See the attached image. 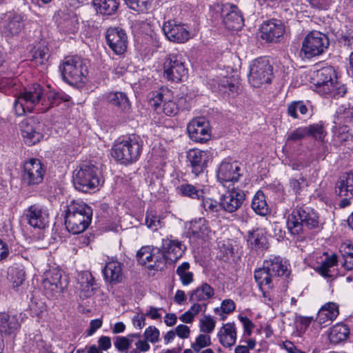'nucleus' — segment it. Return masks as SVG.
Here are the masks:
<instances>
[{
    "label": "nucleus",
    "instance_id": "6e6d98bb",
    "mask_svg": "<svg viewBox=\"0 0 353 353\" xmlns=\"http://www.w3.org/2000/svg\"><path fill=\"white\" fill-rule=\"evenodd\" d=\"M221 85L223 88L228 89V94L234 97L239 94L240 82L238 78H225L221 81Z\"/></svg>",
    "mask_w": 353,
    "mask_h": 353
},
{
    "label": "nucleus",
    "instance_id": "603ef678",
    "mask_svg": "<svg viewBox=\"0 0 353 353\" xmlns=\"http://www.w3.org/2000/svg\"><path fill=\"white\" fill-rule=\"evenodd\" d=\"M132 10L137 12H145L151 8L152 0H123Z\"/></svg>",
    "mask_w": 353,
    "mask_h": 353
},
{
    "label": "nucleus",
    "instance_id": "79ce46f5",
    "mask_svg": "<svg viewBox=\"0 0 353 353\" xmlns=\"http://www.w3.org/2000/svg\"><path fill=\"white\" fill-rule=\"evenodd\" d=\"M167 260L168 259L162 250L158 248H153L152 261H151V263H149L148 268L161 271L165 268Z\"/></svg>",
    "mask_w": 353,
    "mask_h": 353
},
{
    "label": "nucleus",
    "instance_id": "72a5a7b5",
    "mask_svg": "<svg viewBox=\"0 0 353 353\" xmlns=\"http://www.w3.org/2000/svg\"><path fill=\"white\" fill-rule=\"evenodd\" d=\"M214 295V290L207 283H203L201 285L189 292V301L191 303L201 302L212 298Z\"/></svg>",
    "mask_w": 353,
    "mask_h": 353
},
{
    "label": "nucleus",
    "instance_id": "bb28decb",
    "mask_svg": "<svg viewBox=\"0 0 353 353\" xmlns=\"http://www.w3.org/2000/svg\"><path fill=\"white\" fill-rule=\"evenodd\" d=\"M161 248L167 259L171 261H176L181 258L186 249L181 241L172 237L163 239Z\"/></svg>",
    "mask_w": 353,
    "mask_h": 353
},
{
    "label": "nucleus",
    "instance_id": "aec40b11",
    "mask_svg": "<svg viewBox=\"0 0 353 353\" xmlns=\"http://www.w3.org/2000/svg\"><path fill=\"white\" fill-rule=\"evenodd\" d=\"M245 199L244 191L232 188L221 198L222 209L229 213L234 212L241 207Z\"/></svg>",
    "mask_w": 353,
    "mask_h": 353
},
{
    "label": "nucleus",
    "instance_id": "a18cd8bd",
    "mask_svg": "<svg viewBox=\"0 0 353 353\" xmlns=\"http://www.w3.org/2000/svg\"><path fill=\"white\" fill-rule=\"evenodd\" d=\"M190 268L188 262H183L176 268V273L183 285H188L194 281V274L189 270Z\"/></svg>",
    "mask_w": 353,
    "mask_h": 353
},
{
    "label": "nucleus",
    "instance_id": "a878e982",
    "mask_svg": "<svg viewBox=\"0 0 353 353\" xmlns=\"http://www.w3.org/2000/svg\"><path fill=\"white\" fill-rule=\"evenodd\" d=\"M105 99L110 105L121 113L128 114L131 111V103L127 94L123 92H110L107 93Z\"/></svg>",
    "mask_w": 353,
    "mask_h": 353
},
{
    "label": "nucleus",
    "instance_id": "1a4fd4ad",
    "mask_svg": "<svg viewBox=\"0 0 353 353\" xmlns=\"http://www.w3.org/2000/svg\"><path fill=\"white\" fill-rule=\"evenodd\" d=\"M188 74V69L181 54H168L163 63V77L168 81L178 83Z\"/></svg>",
    "mask_w": 353,
    "mask_h": 353
},
{
    "label": "nucleus",
    "instance_id": "a211bd4d",
    "mask_svg": "<svg viewBox=\"0 0 353 353\" xmlns=\"http://www.w3.org/2000/svg\"><path fill=\"white\" fill-rule=\"evenodd\" d=\"M221 13L226 28L231 30H239L241 29L244 20L236 6L225 3L222 6Z\"/></svg>",
    "mask_w": 353,
    "mask_h": 353
},
{
    "label": "nucleus",
    "instance_id": "393cba45",
    "mask_svg": "<svg viewBox=\"0 0 353 353\" xmlns=\"http://www.w3.org/2000/svg\"><path fill=\"white\" fill-rule=\"evenodd\" d=\"M61 279V274L56 269L50 270L44 274L42 283L48 296L52 297L61 292L63 286Z\"/></svg>",
    "mask_w": 353,
    "mask_h": 353
},
{
    "label": "nucleus",
    "instance_id": "b1692460",
    "mask_svg": "<svg viewBox=\"0 0 353 353\" xmlns=\"http://www.w3.org/2000/svg\"><path fill=\"white\" fill-rule=\"evenodd\" d=\"M152 105L159 113L163 112L168 116L177 114L179 108L176 103L170 99L168 92L166 93L157 92L152 99Z\"/></svg>",
    "mask_w": 353,
    "mask_h": 353
},
{
    "label": "nucleus",
    "instance_id": "3c124183",
    "mask_svg": "<svg viewBox=\"0 0 353 353\" xmlns=\"http://www.w3.org/2000/svg\"><path fill=\"white\" fill-rule=\"evenodd\" d=\"M307 108L302 101H293L288 105V114L294 119L299 117L297 112L305 115L307 112Z\"/></svg>",
    "mask_w": 353,
    "mask_h": 353
},
{
    "label": "nucleus",
    "instance_id": "864d4df0",
    "mask_svg": "<svg viewBox=\"0 0 353 353\" xmlns=\"http://www.w3.org/2000/svg\"><path fill=\"white\" fill-rule=\"evenodd\" d=\"M153 248L149 246L142 247L137 253L138 262L142 265H146L148 268L149 263L152 261Z\"/></svg>",
    "mask_w": 353,
    "mask_h": 353
},
{
    "label": "nucleus",
    "instance_id": "20e7f679",
    "mask_svg": "<svg viewBox=\"0 0 353 353\" xmlns=\"http://www.w3.org/2000/svg\"><path fill=\"white\" fill-rule=\"evenodd\" d=\"M59 70L63 80L70 85L81 86L87 81L88 67L79 57L65 58Z\"/></svg>",
    "mask_w": 353,
    "mask_h": 353
},
{
    "label": "nucleus",
    "instance_id": "4be33fe9",
    "mask_svg": "<svg viewBox=\"0 0 353 353\" xmlns=\"http://www.w3.org/2000/svg\"><path fill=\"white\" fill-rule=\"evenodd\" d=\"M162 29L166 37L171 41L184 43L190 38L189 31L184 24L177 23L174 20L165 22Z\"/></svg>",
    "mask_w": 353,
    "mask_h": 353
},
{
    "label": "nucleus",
    "instance_id": "5701e85b",
    "mask_svg": "<svg viewBox=\"0 0 353 353\" xmlns=\"http://www.w3.org/2000/svg\"><path fill=\"white\" fill-rule=\"evenodd\" d=\"M241 167L237 162L223 161L217 170V179L224 186L228 182H236L242 175Z\"/></svg>",
    "mask_w": 353,
    "mask_h": 353
},
{
    "label": "nucleus",
    "instance_id": "13d9d810",
    "mask_svg": "<svg viewBox=\"0 0 353 353\" xmlns=\"http://www.w3.org/2000/svg\"><path fill=\"white\" fill-rule=\"evenodd\" d=\"M201 205L208 213L214 214L222 209L221 201L219 203L210 198L203 199Z\"/></svg>",
    "mask_w": 353,
    "mask_h": 353
},
{
    "label": "nucleus",
    "instance_id": "f257e3e1",
    "mask_svg": "<svg viewBox=\"0 0 353 353\" xmlns=\"http://www.w3.org/2000/svg\"><path fill=\"white\" fill-rule=\"evenodd\" d=\"M70 97L63 92L49 91L46 94L43 87L34 83L20 92L15 99L14 108L17 116L32 112L36 108L44 112L63 101H70Z\"/></svg>",
    "mask_w": 353,
    "mask_h": 353
},
{
    "label": "nucleus",
    "instance_id": "bf43d9fd",
    "mask_svg": "<svg viewBox=\"0 0 353 353\" xmlns=\"http://www.w3.org/2000/svg\"><path fill=\"white\" fill-rule=\"evenodd\" d=\"M211 344L210 336L207 334H199L192 343L191 347L196 352H199L202 348L209 346Z\"/></svg>",
    "mask_w": 353,
    "mask_h": 353
},
{
    "label": "nucleus",
    "instance_id": "338daca9",
    "mask_svg": "<svg viewBox=\"0 0 353 353\" xmlns=\"http://www.w3.org/2000/svg\"><path fill=\"white\" fill-rule=\"evenodd\" d=\"M17 80L7 77H0V91L6 92L16 84Z\"/></svg>",
    "mask_w": 353,
    "mask_h": 353
},
{
    "label": "nucleus",
    "instance_id": "c85d7f7f",
    "mask_svg": "<svg viewBox=\"0 0 353 353\" xmlns=\"http://www.w3.org/2000/svg\"><path fill=\"white\" fill-rule=\"evenodd\" d=\"M263 264L265 268L270 271L272 275L276 279L281 276H288L289 274L288 268L286 261L279 256H270L265 259Z\"/></svg>",
    "mask_w": 353,
    "mask_h": 353
},
{
    "label": "nucleus",
    "instance_id": "6e6552de",
    "mask_svg": "<svg viewBox=\"0 0 353 353\" xmlns=\"http://www.w3.org/2000/svg\"><path fill=\"white\" fill-rule=\"evenodd\" d=\"M329 46L327 36L319 31H312L302 42L301 52L307 59L322 54Z\"/></svg>",
    "mask_w": 353,
    "mask_h": 353
},
{
    "label": "nucleus",
    "instance_id": "58836bf2",
    "mask_svg": "<svg viewBox=\"0 0 353 353\" xmlns=\"http://www.w3.org/2000/svg\"><path fill=\"white\" fill-rule=\"evenodd\" d=\"M252 210L260 216H265L270 212L264 193L259 190L254 196L251 204Z\"/></svg>",
    "mask_w": 353,
    "mask_h": 353
},
{
    "label": "nucleus",
    "instance_id": "7c9ffc66",
    "mask_svg": "<svg viewBox=\"0 0 353 353\" xmlns=\"http://www.w3.org/2000/svg\"><path fill=\"white\" fill-rule=\"evenodd\" d=\"M339 305L334 302H328L321 307L319 310L316 321L325 326L327 324L333 321L339 315Z\"/></svg>",
    "mask_w": 353,
    "mask_h": 353
},
{
    "label": "nucleus",
    "instance_id": "0e129e2a",
    "mask_svg": "<svg viewBox=\"0 0 353 353\" xmlns=\"http://www.w3.org/2000/svg\"><path fill=\"white\" fill-rule=\"evenodd\" d=\"M340 42L347 49H353V30H347L345 32H343Z\"/></svg>",
    "mask_w": 353,
    "mask_h": 353
},
{
    "label": "nucleus",
    "instance_id": "dca6fc26",
    "mask_svg": "<svg viewBox=\"0 0 353 353\" xmlns=\"http://www.w3.org/2000/svg\"><path fill=\"white\" fill-rule=\"evenodd\" d=\"M190 138L195 142L204 143L211 137L209 124L203 117L192 119L187 126Z\"/></svg>",
    "mask_w": 353,
    "mask_h": 353
},
{
    "label": "nucleus",
    "instance_id": "39448f33",
    "mask_svg": "<svg viewBox=\"0 0 353 353\" xmlns=\"http://www.w3.org/2000/svg\"><path fill=\"white\" fill-rule=\"evenodd\" d=\"M288 228L292 234H299L303 227L312 230L319 227V216L314 210L304 207H296L288 216Z\"/></svg>",
    "mask_w": 353,
    "mask_h": 353
},
{
    "label": "nucleus",
    "instance_id": "e2e57ef3",
    "mask_svg": "<svg viewBox=\"0 0 353 353\" xmlns=\"http://www.w3.org/2000/svg\"><path fill=\"white\" fill-rule=\"evenodd\" d=\"M145 223L147 226L155 231L162 226L161 221L159 216L151 212H147L145 216Z\"/></svg>",
    "mask_w": 353,
    "mask_h": 353
},
{
    "label": "nucleus",
    "instance_id": "680f3d73",
    "mask_svg": "<svg viewBox=\"0 0 353 353\" xmlns=\"http://www.w3.org/2000/svg\"><path fill=\"white\" fill-rule=\"evenodd\" d=\"M160 332L154 326H149L143 333V337L146 341L155 343L159 341Z\"/></svg>",
    "mask_w": 353,
    "mask_h": 353
},
{
    "label": "nucleus",
    "instance_id": "423d86ee",
    "mask_svg": "<svg viewBox=\"0 0 353 353\" xmlns=\"http://www.w3.org/2000/svg\"><path fill=\"white\" fill-rule=\"evenodd\" d=\"M74 188L79 191L87 192L97 188L100 183L97 168L92 164H83L73 175Z\"/></svg>",
    "mask_w": 353,
    "mask_h": 353
},
{
    "label": "nucleus",
    "instance_id": "774afa93",
    "mask_svg": "<svg viewBox=\"0 0 353 353\" xmlns=\"http://www.w3.org/2000/svg\"><path fill=\"white\" fill-rule=\"evenodd\" d=\"M305 182V179L301 176L298 179H291L290 180V186L295 194H299Z\"/></svg>",
    "mask_w": 353,
    "mask_h": 353
},
{
    "label": "nucleus",
    "instance_id": "c756f323",
    "mask_svg": "<svg viewBox=\"0 0 353 353\" xmlns=\"http://www.w3.org/2000/svg\"><path fill=\"white\" fill-rule=\"evenodd\" d=\"M237 329L234 323H227L219 329L217 337L225 347H232L236 341Z\"/></svg>",
    "mask_w": 353,
    "mask_h": 353
},
{
    "label": "nucleus",
    "instance_id": "4468645a",
    "mask_svg": "<svg viewBox=\"0 0 353 353\" xmlns=\"http://www.w3.org/2000/svg\"><path fill=\"white\" fill-rule=\"evenodd\" d=\"M108 46L117 54H123L127 49L128 36L125 31L120 28H110L105 33Z\"/></svg>",
    "mask_w": 353,
    "mask_h": 353
},
{
    "label": "nucleus",
    "instance_id": "f8f14e48",
    "mask_svg": "<svg viewBox=\"0 0 353 353\" xmlns=\"http://www.w3.org/2000/svg\"><path fill=\"white\" fill-rule=\"evenodd\" d=\"M24 216L28 223L34 228L43 229L49 222L48 208L39 203L29 206L24 211Z\"/></svg>",
    "mask_w": 353,
    "mask_h": 353
},
{
    "label": "nucleus",
    "instance_id": "4c0bfd02",
    "mask_svg": "<svg viewBox=\"0 0 353 353\" xmlns=\"http://www.w3.org/2000/svg\"><path fill=\"white\" fill-rule=\"evenodd\" d=\"M349 335V327L343 323H338L330 329L329 339L332 343L338 344L347 340Z\"/></svg>",
    "mask_w": 353,
    "mask_h": 353
},
{
    "label": "nucleus",
    "instance_id": "2f4dec72",
    "mask_svg": "<svg viewBox=\"0 0 353 353\" xmlns=\"http://www.w3.org/2000/svg\"><path fill=\"white\" fill-rule=\"evenodd\" d=\"M103 274L106 281L117 284L123 279L122 265L119 261H110L103 269Z\"/></svg>",
    "mask_w": 353,
    "mask_h": 353
},
{
    "label": "nucleus",
    "instance_id": "69168bd1",
    "mask_svg": "<svg viewBox=\"0 0 353 353\" xmlns=\"http://www.w3.org/2000/svg\"><path fill=\"white\" fill-rule=\"evenodd\" d=\"M235 310L234 302L231 299L223 300L221 303V309L216 307L214 309L215 313H218L220 311L225 314H230Z\"/></svg>",
    "mask_w": 353,
    "mask_h": 353
},
{
    "label": "nucleus",
    "instance_id": "412c9836",
    "mask_svg": "<svg viewBox=\"0 0 353 353\" xmlns=\"http://www.w3.org/2000/svg\"><path fill=\"white\" fill-rule=\"evenodd\" d=\"M188 165L195 176L203 173L210 160V153L207 150H190L187 153Z\"/></svg>",
    "mask_w": 353,
    "mask_h": 353
},
{
    "label": "nucleus",
    "instance_id": "4d7b16f0",
    "mask_svg": "<svg viewBox=\"0 0 353 353\" xmlns=\"http://www.w3.org/2000/svg\"><path fill=\"white\" fill-rule=\"evenodd\" d=\"M307 131L304 127H299L289 132L286 135V143L297 142L307 137Z\"/></svg>",
    "mask_w": 353,
    "mask_h": 353
},
{
    "label": "nucleus",
    "instance_id": "c9c22d12",
    "mask_svg": "<svg viewBox=\"0 0 353 353\" xmlns=\"http://www.w3.org/2000/svg\"><path fill=\"white\" fill-rule=\"evenodd\" d=\"M20 323L16 315L0 312V332L11 335L19 327Z\"/></svg>",
    "mask_w": 353,
    "mask_h": 353
},
{
    "label": "nucleus",
    "instance_id": "ddd939ff",
    "mask_svg": "<svg viewBox=\"0 0 353 353\" xmlns=\"http://www.w3.org/2000/svg\"><path fill=\"white\" fill-rule=\"evenodd\" d=\"M285 26L279 20L272 19L264 22L260 28V37L267 43H279L285 34Z\"/></svg>",
    "mask_w": 353,
    "mask_h": 353
},
{
    "label": "nucleus",
    "instance_id": "8fccbe9b",
    "mask_svg": "<svg viewBox=\"0 0 353 353\" xmlns=\"http://www.w3.org/2000/svg\"><path fill=\"white\" fill-rule=\"evenodd\" d=\"M305 128L307 131V137H312L316 140L322 141L326 136V132L321 123L309 125L308 126H305Z\"/></svg>",
    "mask_w": 353,
    "mask_h": 353
},
{
    "label": "nucleus",
    "instance_id": "a19ab883",
    "mask_svg": "<svg viewBox=\"0 0 353 353\" xmlns=\"http://www.w3.org/2000/svg\"><path fill=\"white\" fill-rule=\"evenodd\" d=\"M190 230L194 236L203 239L208 237L211 232L208 223L204 219H199L192 221Z\"/></svg>",
    "mask_w": 353,
    "mask_h": 353
},
{
    "label": "nucleus",
    "instance_id": "49530a36",
    "mask_svg": "<svg viewBox=\"0 0 353 353\" xmlns=\"http://www.w3.org/2000/svg\"><path fill=\"white\" fill-rule=\"evenodd\" d=\"M337 263V256L332 254L327 257L316 268V271L325 278H331L332 275L330 274V268L336 265Z\"/></svg>",
    "mask_w": 353,
    "mask_h": 353
},
{
    "label": "nucleus",
    "instance_id": "052dcab7",
    "mask_svg": "<svg viewBox=\"0 0 353 353\" xmlns=\"http://www.w3.org/2000/svg\"><path fill=\"white\" fill-rule=\"evenodd\" d=\"M216 321L210 315H205L200 320V330L204 333H211L214 330Z\"/></svg>",
    "mask_w": 353,
    "mask_h": 353
},
{
    "label": "nucleus",
    "instance_id": "7ed1b4c3",
    "mask_svg": "<svg viewBox=\"0 0 353 353\" xmlns=\"http://www.w3.org/2000/svg\"><path fill=\"white\" fill-rule=\"evenodd\" d=\"M143 141L140 136L132 134L118 141L112 149V157L120 163L136 162L142 152Z\"/></svg>",
    "mask_w": 353,
    "mask_h": 353
},
{
    "label": "nucleus",
    "instance_id": "5fc2aeb1",
    "mask_svg": "<svg viewBox=\"0 0 353 353\" xmlns=\"http://www.w3.org/2000/svg\"><path fill=\"white\" fill-rule=\"evenodd\" d=\"M9 279L13 288H17L25 280V272L21 269L11 268L8 272Z\"/></svg>",
    "mask_w": 353,
    "mask_h": 353
},
{
    "label": "nucleus",
    "instance_id": "09e8293b",
    "mask_svg": "<svg viewBox=\"0 0 353 353\" xmlns=\"http://www.w3.org/2000/svg\"><path fill=\"white\" fill-rule=\"evenodd\" d=\"M337 119L344 123H353V106L343 105L336 110Z\"/></svg>",
    "mask_w": 353,
    "mask_h": 353
},
{
    "label": "nucleus",
    "instance_id": "f03ea898",
    "mask_svg": "<svg viewBox=\"0 0 353 353\" xmlns=\"http://www.w3.org/2000/svg\"><path fill=\"white\" fill-rule=\"evenodd\" d=\"M92 209L85 203L72 200L67 205L65 225L68 232L76 234L84 232L91 223Z\"/></svg>",
    "mask_w": 353,
    "mask_h": 353
},
{
    "label": "nucleus",
    "instance_id": "6ab92c4d",
    "mask_svg": "<svg viewBox=\"0 0 353 353\" xmlns=\"http://www.w3.org/2000/svg\"><path fill=\"white\" fill-rule=\"evenodd\" d=\"M41 124L33 118L26 119L20 123L21 136L29 145L39 142L43 137L40 132Z\"/></svg>",
    "mask_w": 353,
    "mask_h": 353
},
{
    "label": "nucleus",
    "instance_id": "9b49d317",
    "mask_svg": "<svg viewBox=\"0 0 353 353\" xmlns=\"http://www.w3.org/2000/svg\"><path fill=\"white\" fill-rule=\"evenodd\" d=\"M45 173L46 168L41 161L31 158L23 163V182L28 185H38L43 181Z\"/></svg>",
    "mask_w": 353,
    "mask_h": 353
},
{
    "label": "nucleus",
    "instance_id": "e433bc0d",
    "mask_svg": "<svg viewBox=\"0 0 353 353\" xmlns=\"http://www.w3.org/2000/svg\"><path fill=\"white\" fill-rule=\"evenodd\" d=\"M32 59L35 64H44L49 59V49L46 41H41L37 43L31 50Z\"/></svg>",
    "mask_w": 353,
    "mask_h": 353
},
{
    "label": "nucleus",
    "instance_id": "cd10ccee",
    "mask_svg": "<svg viewBox=\"0 0 353 353\" xmlns=\"http://www.w3.org/2000/svg\"><path fill=\"white\" fill-rule=\"evenodd\" d=\"M248 244L256 252L264 251L269 248V243L263 229L256 228L248 232Z\"/></svg>",
    "mask_w": 353,
    "mask_h": 353
},
{
    "label": "nucleus",
    "instance_id": "f704fd0d",
    "mask_svg": "<svg viewBox=\"0 0 353 353\" xmlns=\"http://www.w3.org/2000/svg\"><path fill=\"white\" fill-rule=\"evenodd\" d=\"M79 289L81 291V296L85 298L91 296L94 293L95 281L88 272H84L80 274L77 279Z\"/></svg>",
    "mask_w": 353,
    "mask_h": 353
},
{
    "label": "nucleus",
    "instance_id": "c03bdc74",
    "mask_svg": "<svg viewBox=\"0 0 353 353\" xmlns=\"http://www.w3.org/2000/svg\"><path fill=\"white\" fill-rule=\"evenodd\" d=\"M176 191L179 194L192 199H200L203 197V190L189 183L180 185L176 188Z\"/></svg>",
    "mask_w": 353,
    "mask_h": 353
},
{
    "label": "nucleus",
    "instance_id": "de8ad7c7",
    "mask_svg": "<svg viewBox=\"0 0 353 353\" xmlns=\"http://www.w3.org/2000/svg\"><path fill=\"white\" fill-rule=\"evenodd\" d=\"M337 263V256L332 254L327 257L316 268V271L325 278H331L332 275L330 274V268L336 265Z\"/></svg>",
    "mask_w": 353,
    "mask_h": 353
},
{
    "label": "nucleus",
    "instance_id": "37998d69",
    "mask_svg": "<svg viewBox=\"0 0 353 353\" xmlns=\"http://www.w3.org/2000/svg\"><path fill=\"white\" fill-rule=\"evenodd\" d=\"M139 337L138 333L130 334L126 336H119L114 339V345L118 351L127 352L134 342V338Z\"/></svg>",
    "mask_w": 353,
    "mask_h": 353
},
{
    "label": "nucleus",
    "instance_id": "2eb2a0df",
    "mask_svg": "<svg viewBox=\"0 0 353 353\" xmlns=\"http://www.w3.org/2000/svg\"><path fill=\"white\" fill-rule=\"evenodd\" d=\"M24 27V19L21 14L9 12L2 19L0 29L2 34L12 37L19 34Z\"/></svg>",
    "mask_w": 353,
    "mask_h": 353
},
{
    "label": "nucleus",
    "instance_id": "9d476101",
    "mask_svg": "<svg viewBox=\"0 0 353 353\" xmlns=\"http://www.w3.org/2000/svg\"><path fill=\"white\" fill-rule=\"evenodd\" d=\"M337 77L335 70L332 66L323 67L316 71L312 77V83L315 90L320 94H327L333 90L336 83Z\"/></svg>",
    "mask_w": 353,
    "mask_h": 353
},
{
    "label": "nucleus",
    "instance_id": "0eeeda50",
    "mask_svg": "<svg viewBox=\"0 0 353 353\" xmlns=\"http://www.w3.org/2000/svg\"><path fill=\"white\" fill-rule=\"evenodd\" d=\"M273 67L266 57H259L252 61L250 65L248 81L255 88L271 81Z\"/></svg>",
    "mask_w": 353,
    "mask_h": 353
},
{
    "label": "nucleus",
    "instance_id": "f3484780",
    "mask_svg": "<svg viewBox=\"0 0 353 353\" xmlns=\"http://www.w3.org/2000/svg\"><path fill=\"white\" fill-rule=\"evenodd\" d=\"M335 191L337 195L342 199L339 205L343 208L351 204V199H353V174H345L342 175L335 186Z\"/></svg>",
    "mask_w": 353,
    "mask_h": 353
},
{
    "label": "nucleus",
    "instance_id": "ea45409f",
    "mask_svg": "<svg viewBox=\"0 0 353 353\" xmlns=\"http://www.w3.org/2000/svg\"><path fill=\"white\" fill-rule=\"evenodd\" d=\"M96 10L102 14L111 15L118 9L119 0H93Z\"/></svg>",
    "mask_w": 353,
    "mask_h": 353
},
{
    "label": "nucleus",
    "instance_id": "473e14b6",
    "mask_svg": "<svg viewBox=\"0 0 353 353\" xmlns=\"http://www.w3.org/2000/svg\"><path fill=\"white\" fill-rule=\"evenodd\" d=\"M254 277L259 289L264 294L265 290L272 289L274 287V277L263 264L261 268L256 269L254 272Z\"/></svg>",
    "mask_w": 353,
    "mask_h": 353
}]
</instances>
